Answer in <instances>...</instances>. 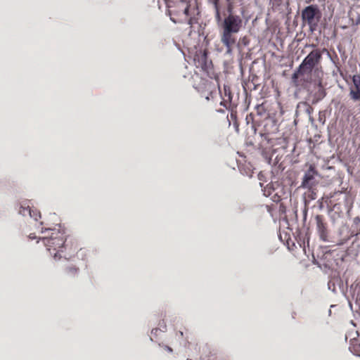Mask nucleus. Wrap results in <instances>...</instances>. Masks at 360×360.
I'll return each mask as SVG.
<instances>
[{"label": "nucleus", "mask_w": 360, "mask_h": 360, "mask_svg": "<svg viewBox=\"0 0 360 360\" xmlns=\"http://www.w3.org/2000/svg\"><path fill=\"white\" fill-rule=\"evenodd\" d=\"M320 18L321 13L316 6H308L302 11V20L304 24L308 25L312 31L316 29Z\"/></svg>", "instance_id": "nucleus-1"}, {"label": "nucleus", "mask_w": 360, "mask_h": 360, "mask_svg": "<svg viewBox=\"0 0 360 360\" xmlns=\"http://www.w3.org/2000/svg\"><path fill=\"white\" fill-rule=\"evenodd\" d=\"M321 53L319 50H314L304 59L300 64L298 72L300 73H310L313 68L319 63Z\"/></svg>", "instance_id": "nucleus-2"}, {"label": "nucleus", "mask_w": 360, "mask_h": 360, "mask_svg": "<svg viewBox=\"0 0 360 360\" xmlns=\"http://www.w3.org/2000/svg\"><path fill=\"white\" fill-rule=\"evenodd\" d=\"M242 26L241 18L235 15L230 14L224 18L222 23V30L238 33Z\"/></svg>", "instance_id": "nucleus-3"}, {"label": "nucleus", "mask_w": 360, "mask_h": 360, "mask_svg": "<svg viewBox=\"0 0 360 360\" xmlns=\"http://www.w3.org/2000/svg\"><path fill=\"white\" fill-rule=\"evenodd\" d=\"M234 32L222 30L220 33V38L221 43L226 48V53L231 54L232 53L233 47L236 44V37Z\"/></svg>", "instance_id": "nucleus-4"}, {"label": "nucleus", "mask_w": 360, "mask_h": 360, "mask_svg": "<svg viewBox=\"0 0 360 360\" xmlns=\"http://www.w3.org/2000/svg\"><path fill=\"white\" fill-rule=\"evenodd\" d=\"M353 85L350 88V96L354 101L360 100V76L354 75L352 78Z\"/></svg>", "instance_id": "nucleus-5"}, {"label": "nucleus", "mask_w": 360, "mask_h": 360, "mask_svg": "<svg viewBox=\"0 0 360 360\" xmlns=\"http://www.w3.org/2000/svg\"><path fill=\"white\" fill-rule=\"evenodd\" d=\"M316 174V172L314 167L311 165L304 176L302 186L304 188H309L312 185L311 181Z\"/></svg>", "instance_id": "nucleus-6"}, {"label": "nucleus", "mask_w": 360, "mask_h": 360, "mask_svg": "<svg viewBox=\"0 0 360 360\" xmlns=\"http://www.w3.org/2000/svg\"><path fill=\"white\" fill-rule=\"evenodd\" d=\"M316 222L317 229L320 233L321 238L324 240L325 225L322 221V218L321 216L317 215L316 217Z\"/></svg>", "instance_id": "nucleus-7"}, {"label": "nucleus", "mask_w": 360, "mask_h": 360, "mask_svg": "<svg viewBox=\"0 0 360 360\" xmlns=\"http://www.w3.org/2000/svg\"><path fill=\"white\" fill-rule=\"evenodd\" d=\"M20 213L22 215H26L28 214L31 217H33L35 220H37L38 217H40V214L39 213H35L32 211L29 207H22L20 210Z\"/></svg>", "instance_id": "nucleus-8"}, {"label": "nucleus", "mask_w": 360, "mask_h": 360, "mask_svg": "<svg viewBox=\"0 0 360 360\" xmlns=\"http://www.w3.org/2000/svg\"><path fill=\"white\" fill-rule=\"evenodd\" d=\"M219 0H214V6H215V8H216V11H217V18H219V11H218V8H217V1Z\"/></svg>", "instance_id": "nucleus-9"}, {"label": "nucleus", "mask_w": 360, "mask_h": 360, "mask_svg": "<svg viewBox=\"0 0 360 360\" xmlns=\"http://www.w3.org/2000/svg\"><path fill=\"white\" fill-rule=\"evenodd\" d=\"M305 73H300L298 71L295 72L292 75V79H297L298 78L299 75H304Z\"/></svg>", "instance_id": "nucleus-10"}, {"label": "nucleus", "mask_w": 360, "mask_h": 360, "mask_svg": "<svg viewBox=\"0 0 360 360\" xmlns=\"http://www.w3.org/2000/svg\"><path fill=\"white\" fill-rule=\"evenodd\" d=\"M356 24H360V15H359V16H358V18H356Z\"/></svg>", "instance_id": "nucleus-11"}, {"label": "nucleus", "mask_w": 360, "mask_h": 360, "mask_svg": "<svg viewBox=\"0 0 360 360\" xmlns=\"http://www.w3.org/2000/svg\"><path fill=\"white\" fill-rule=\"evenodd\" d=\"M44 241H45V240H46V241H47V242H49V241H50V240H49V239H44Z\"/></svg>", "instance_id": "nucleus-12"}]
</instances>
